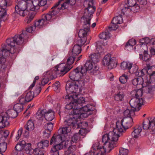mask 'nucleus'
<instances>
[{"mask_svg":"<svg viewBox=\"0 0 155 155\" xmlns=\"http://www.w3.org/2000/svg\"><path fill=\"white\" fill-rule=\"evenodd\" d=\"M32 153L33 155H44L43 153L38 148L34 149Z\"/></svg>","mask_w":155,"mask_h":155,"instance_id":"nucleus-64","label":"nucleus"},{"mask_svg":"<svg viewBox=\"0 0 155 155\" xmlns=\"http://www.w3.org/2000/svg\"><path fill=\"white\" fill-rule=\"evenodd\" d=\"M152 121H150L149 118L145 119L143 123V128L144 130H147L148 129L152 130L153 124Z\"/></svg>","mask_w":155,"mask_h":155,"instance_id":"nucleus-25","label":"nucleus"},{"mask_svg":"<svg viewBox=\"0 0 155 155\" xmlns=\"http://www.w3.org/2000/svg\"><path fill=\"white\" fill-rule=\"evenodd\" d=\"M83 29H81L78 32V36L79 38L77 41L78 44L81 47L86 42L87 40V36L88 32L90 30L89 24L86 25H83Z\"/></svg>","mask_w":155,"mask_h":155,"instance_id":"nucleus-9","label":"nucleus"},{"mask_svg":"<svg viewBox=\"0 0 155 155\" xmlns=\"http://www.w3.org/2000/svg\"><path fill=\"white\" fill-rule=\"evenodd\" d=\"M13 108L14 110L18 113L22 110L23 107L22 104L20 103H17L14 105Z\"/></svg>","mask_w":155,"mask_h":155,"instance_id":"nucleus-50","label":"nucleus"},{"mask_svg":"<svg viewBox=\"0 0 155 155\" xmlns=\"http://www.w3.org/2000/svg\"><path fill=\"white\" fill-rule=\"evenodd\" d=\"M79 81H68L66 86V90L68 94L65 96V99H71L74 98V95L71 94L73 93H78V89L80 88L78 85Z\"/></svg>","mask_w":155,"mask_h":155,"instance_id":"nucleus-2","label":"nucleus"},{"mask_svg":"<svg viewBox=\"0 0 155 155\" xmlns=\"http://www.w3.org/2000/svg\"><path fill=\"white\" fill-rule=\"evenodd\" d=\"M92 107L91 105L89 104H87L84 107L82 106L81 108L80 109V111H83L84 112H88L93 111V109H92Z\"/></svg>","mask_w":155,"mask_h":155,"instance_id":"nucleus-54","label":"nucleus"},{"mask_svg":"<svg viewBox=\"0 0 155 155\" xmlns=\"http://www.w3.org/2000/svg\"><path fill=\"white\" fill-rule=\"evenodd\" d=\"M49 144V141L47 140H43L38 143L37 146L40 148L43 149L45 147H48Z\"/></svg>","mask_w":155,"mask_h":155,"instance_id":"nucleus-39","label":"nucleus"},{"mask_svg":"<svg viewBox=\"0 0 155 155\" xmlns=\"http://www.w3.org/2000/svg\"><path fill=\"white\" fill-rule=\"evenodd\" d=\"M81 138L80 134L75 133L74 134L71 138V141L73 142H77L79 141Z\"/></svg>","mask_w":155,"mask_h":155,"instance_id":"nucleus-59","label":"nucleus"},{"mask_svg":"<svg viewBox=\"0 0 155 155\" xmlns=\"http://www.w3.org/2000/svg\"><path fill=\"white\" fill-rule=\"evenodd\" d=\"M74 98L71 99V100L73 99L74 102L75 103V104L77 106V108L78 109H80L82 107V104L85 103V101L84 98L83 97H80L78 99H74Z\"/></svg>","mask_w":155,"mask_h":155,"instance_id":"nucleus-23","label":"nucleus"},{"mask_svg":"<svg viewBox=\"0 0 155 155\" xmlns=\"http://www.w3.org/2000/svg\"><path fill=\"white\" fill-rule=\"evenodd\" d=\"M56 136L55 135H53L50 141V144H53L54 145L50 151L51 155H59L58 151L63 148V146L61 143L65 141V140H62L60 142H56Z\"/></svg>","mask_w":155,"mask_h":155,"instance_id":"nucleus-8","label":"nucleus"},{"mask_svg":"<svg viewBox=\"0 0 155 155\" xmlns=\"http://www.w3.org/2000/svg\"><path fill=\"white\" fill-rule=\"evenodd\" d=\"M5 112L8 115L9 117H11L12 118H15L18 115V113L14 110H9Z\"/></svg>","mask_w":155,"mask_h":155,"instance_id":"nucleus-47","label":"nucleus"},{"mask_svg":"<svg viewBox=\"0 0 155 155\" xmlns=\"http://www.w3.org/2000/svg\"><path fill=\"white\" fill-rule=\"evenodd\" d=\"M147 71L146 69H143L141 70H138L137 73L135 74V75L138 76V77H141L143 76L145 73H147Z\"/></svg>","mask_w":155,"mask_h":155,"instance_id":"nucleus-62","label":"nucleus"},{"mask_svg":"<svg viewBox=\"0 0 155 155\" xmlns=\"http://www.w3.org/2000/svg\"><path fill=\"white\" fill-rule=\"evenodd\" d=\"M57 14H54V11L51 9L48 13L43 14L41 19L35 22V27L40 28L43 27L47 23V21H49Z\"/></svg>","mask_w":155,"mask_h":155,"instance_id":"nucleus-5","label":"nucleus"},{"mask_svg":"<svg viewBox=\"0 0 155 155\" xmlns=\"http://www.w3.org/2000/svg\"><path fill=\"white\" fill-rule=\"evenodd\" d=\"M72 117H70L69 118L65 120L64 121V125L67 126H72L74 128L76 127L77 123L78 121L77 119L74 118L73 114H72Z\"/></svg>","mask_w":155,"mask_h":155,"instance_id":"nucleus-18","label":"nucleus"},{"mask_svg":"<svg viewBox=\"0 0 155 155\" xmlns=\"http://www.w3.org/2000/svg\"><path fill=\"white\" fill-rule=\"evenodd\" d=\"M35 26L34 27H33L32 26H30L26 28V30L23 31L22 33H23L24 35H27L28 38V37L29 33H32V31L35 29Z\"/></svg>","mask_w":155,"mask_h":155,"instance_id":"nucleus-52","label":"nucleus"},{"mask_svg":"<svg viewBox=\"0 0 155 155\" xmlns=\"http://www.w3.org/2000/svg\"><path fill=\"white\" fill-rule=\"evenodd\" d=\"M61 75L58 71V69L55 67L52 68L50 70L45 72L43 74V76L42 78L41 84L44 86L47 84L49 80H52L57 77V76Z\"/></svg>","mask_w":155,"mask_h":155,"instance_id":"nucleus-6","label":"nucleus"},{"mask_svg":"<svg viewBox=\"0 0 155 155\" xmlns=\"http://www.w3.org/2000/svg\"><path fill=\"white\" fill-rule=\"evenodd\" d=\"M122 132L123 130L119 126L118 127L116 126V128L114 129L112 131H110L108 134L111 143L115 145V147L117 146L116 142L117 140L118 137L122 135Z\"/></svg>","mask_w":155,"mask_h":155,"instance_id":"nucleus-11","label":"nucleus"},{"mask_svg":"<svg viewBox=\"0 0 155 155\" xmlns=\"http://www.w3.org/2000/svg\"><path fill=\"white\" fill-rule=\"evenodd\" d=\"M102 142L104 143L103 146V148H101V149L104 150L105 152H110L112 149L115 147V145L111 143L108 134H105L103 136Z\"/></svg>","mask_w":155,"mask_h":155,"instance_id":"nucleus-13","label":"nucleus"},{"mask_svg":"<svg viewBox=\"0 0 155 155\" xmlns=\"http://www.w3.org/2000/svg\"><path fill=\"white\" fill-rule=\"evenodd\" d=\"M131 94L134 97H137L140 98L143 94V91L140 89H138L137 90H134L132 91L131 93Z\"/></svg>","mask_w":155,"mask_h":155,"instance_id":"nucleus-42","label":"nucleus"},{"mask_svg":"<svg viewBox=\"0 0 155 155\" xmlns=\"http://www.w3.org/2000/svg\"><path fill=\"white\" fill-rule=\"evenodd\" d=\"M76 68L77 69L78 71L80 73V75H81V76L85 74L87 71H89L84 65L83 67L80 66Z\"/></svg>","mask_w":155,"mask_h":155,"instance_id":"nucleus-49","label":"nucleus"},{"mask_svg":"<svg viewBox=\"0 0 155 155\" xmlns=\"http://www.w3.org/2000/svg\"><path fill=\"white\" fill-rule=\"evenodd\" d=\"M27 39V35H24V33H22L20 35H17L13 38L7 39L6 42L12 47H15V45H23L24 42H25Z\"/></svg>","mask_w":155,"mask_h":155,"instance_id":"nucleus-4","label":"nucleus"},{"mask_svg":"<svg viewBox=\"0 0 155 155\" xmlns=\"http://www.w3.org/2000/svg\"><path fill=\"white\" fill-rule=\"evenodd\" d=\"M64 0H59L52 7L51 9L54 11V14L56 13L57 14L60 10L62 9L61 8V4L64 2Z\"/></svg>","mask_w":155,"mask_h":155,"instance_id":"nucleus-27","label":"nucleus"},{"mask_svg":"<svg viewBox=\"0 0 155 155\" xmlns=\"http://www.w3.org/2000/svg\"><path fill=\"white\" fill-rule=\"evenodd\" d=\"M88 5V7L85 9L84 15L82 18L81 22L83 23V25H86L87 24H89L90 27L91 16L95 11L96 8L95 6H91L89 4Z\"/></svg>","mask_w":155,"mask_h":155,"instance_id":"nucleus-7","label":"nucleus"},{"mask_svg":"<svg viewBox=\"0 0 155 155\" xmlns=\"http://www.w3.org/2000/svg\"><path fill=\"white\" fill-rule=\"evenodd\" d=\"M54 112L52 110H48L47 111L46 110L45 118L48 121H52L54 117Z\"/></svg>","mask_w":155,"mask_h":155,"instance_id":"nucleus-26","label":"nucleus"},{"mask_svg":"<svg viewBox=\"0 0 155 155\" xmlns=\"http://www.w3.org/2000/svg\"><path fill=\"white\" fill-rule=\"evenodd\" d=\"M143 81V78L140 77L134 78L132 80V82L134 85L137 86L138 84L142 85Z\"/></svg>","mask_w":155,"mask_h":155,"instance_id":"nucleus-46","label":"nucleus"},{"mask_svg":"<svg viewBox=\"0 0 155 155\" xmlns=\"http://www.w3.org/2000/svg\"><path fill=\"white\" fill-rule=\"evenodd\" d=\"M142 130L141 126H138L135 127L134 130L132 132V136L135 138H138L140 136V132Z\"/></svg>","mask_w":155,"mask_h":155,"instance_id":"nucleus-31","label":"nucleus"},{"mask_svg":"<svg viewBox=\"0 0 155 155\" xmlns=\"http://www.w3.org/2000/svg\"><path fill=\"white\" fill-rule=\"evenodd\" d=\"M140 6L138 4L136 3L131 7V10L134 12H136L140 11Z\"/></svg>","mask_w":155,"mask_h":155,"instance_id":"nucleus-63","label":"nucleus"},{"mask_svg":"<svg viewBox=\"0 0 155 155\" xmlns=\"http://www.w3.org/2000/svg\"><path fill=\"white\" fill-rule=\"evenodd\" d=\"M80 111V109L76 110H74V115H73L74 118L77 119L78 121L81 119H83V118H86L87 115V113H83Z\"/></svg>","mask_w":155,"mask_h":155,"instance_id":"nucleus-20","label":"nucleus"},{"mask_svg":"<svg viewBox=\"0 0 155 155\" xmlns=\"http://www.w3.org/2000/svg\"><path fill=\"white\" fill-rule=\"evenodd\" d=\"M133 124V119L132 117H124L121 121V122H117L116 126H119L124 132L127 129L130 128Z\"/></svg>","mask_w":155,"mask_h":155,"instance_id":"nucleus-10","label":"nucleus"},{"mask_svg":"<svg viewBox=\"0 0 155 155\" xmlns=\"http://www.w3.org/2000/svg\"><path fill=\"white\" fill-rule=\"evenodd\" d=\"M64 0H59L52 7L51 9L54 11V14L56 13L57 14L60 10L62 9L61 8V4L64 2Z\"/></svg>","mask_w":155,"mask_h":155,"instance_id":"nucleus-28","label":"nucleus"},{"mask_svg":"<svg viewBox=\"0 0 155 155\" xmlns=\"http://www.w3.org/2000/svg\"><path fill=\"white\" fill-rule=\"evenodd\" d=\"M24 149L25 150L26 153L30 155L32 154V149L31 147V143H26Z\"/></svg>","mask_w":155,"mask_h":155,"instance_id":"nucleus-44","label":"nucleus"},{"mask_svg":"<svg viewBox=\"0 0 155 155\" xmlns=\"http://www.w3.org/2000/svg\"><path fill=\"white\" fill-rule=\"evenodd\" d=\"M100 57L98 53H94L89 56V58L93 63H95L99 61Z\"/></svg>","mask_w":155,"mask_h":155,"instance_id":"nucleus-35","label":"nucleus"},{"mask_svg":"<svg viewBox=\"0 0 155 155\" xmlns=\"http://www.w3.org/2000/svg\"><path fill=\"white\" fill-rule=\"evenodd\" d=\"M11 0H0V6L5 8L11 5Z\"/></svg>","mask_w":155,"mask_h":155,"instance_id":"nucleus-45","label":"nucleus"},{"mask_svg":"<svg viewBox=\"0 0 155 155\" xmlns=\"http://www.w3.org/2000/svg\"><path fill=\"white\" fill-rule=\"evenodd\" d=\"M45 113H46L45 109L39 110L36 113V118L39 120H42L45 118Z\"/></svg>","mask_w":155,"mask_h":155,"instance_id":"nucleus-36","label":"nucleus"},{"mask_svg":"<svg viewBox=\"0 0 155 155\" xmlns=\"http://www.w3.org/2000/svg\"><path fill=\"white\" fill-rule=\"evenodd\" d=\"M76 68L71 71L69 74V78L72 81H79V80L81 78V75Z\"/></svg>","mask_w":155,"mask_h":155,"instance_id":"nucleus-17","label":"nucleus"},{"mask_svg":"<svg viewBox=\"0 0 155 155\" xmlns=\"http://www.w3.org/2000/svg\"><path fill=\"white\" fill-rule=\"evenodd\" d=\"M95 63H93L90 60H87L84 65L87 68V69L89 71L91 70L93 67V64Z\"/></svg>","mask_w":155,"mask_h":155,"instance_id":"nucleus-53","label":"nucleus"},{"mask_svg":"<svg viewBox=\"0 0 155 155\" xmlns=\"http://www.w3.org/2000/svg\"><path fill=\"white\" fill-rule=\"evenodd\" d=\"M123 18L121 15H119L117 16L114 17L112 20L111 23L112 24L117 25L122 23L123 22Z\"/></svg>","mask_w":155,"mask_h":155,"instance_id":"nucleus-38","label":"nucleus"},{"mask_svg":"<svg viewBox=\"0 0 155 155\" xmlns=\"http://www.w3.org/2000/svg\"><path fill=\"white\" fill-rule=\"evenodd\" d=\"M132 65V64L131 63L123 61L121 64L120 68L123 70L127 69L129 70L131 68Z\"/></svg>","mask_w":155,"mask_h":155,"instance_id":"nucleus-43","label":"nucleus"},{"mask_svg":"<svg viewBox=\"0 0 155 155\" xmlns=\"http://www.w3.org/2000/svg\"><path fill=\"white\" fill-rule=\"evenodd\" d=\"M99 37L101 39H107L110 37V33L108 32H104L99 35Z\"/></svg>","mask_w":155,"mask_h":155,"instance_id":"nucleus-51","label":"nucleus"},{"mask_svg":"<svg viewBox=\"0 0 155 155\" xmlns=\"http://www.w3.org/2000/svg\"><path fill=\"white\" fill-rule=\"evenodd\" d=\"M71 100V101L66 105L65 109L68 110L72 109L71 113V114L74 115V111L75 110H78V108H77V106L75 104L73 100V99Z\"/></svg>","mask_w":155,"mask_h":155,"instance_id":"nucleus-29","label":"nucleus"},{"mask_svg":"<svg viewBox=\"0 0 155 155\" xmlns=\"http://www.w3.org/2000/svg\"><path fill=\"white\" fill-rule=\"evenodd\" d=\"M40 7L39 0H30L28 4V9L33 11L35 9H38Z\"/></svg>","mask_w":155,"mask_h":155,"instance_id":"nucleus-21","label":"nucleus"},{"mask_svg":"<svg viewBox=\"0 0 155 155\" xmlns=\"http://www.w3.org/2000/svg\"><path fill=\"white\" fill-rule=\"evenodd\" d=\"M125 95V94L123 91H119L114 94V99L115 101H121L124 100Z\"/></svg>","mask_w":155,"mask_h":155,"instance_id":"nucleus-24","label":"nucleus"},{"mask_svg":"<svg viewBox=\"0 0 155 155\" xmlns=\"http://www.w3.org/2000/svg\"><path fill=\"white\" fill-rule=\"evenodd\" d=\"M69 55L70 56L67 59L66 64L62 63L55 67L61 75H64L67 73L72 67V64L74 63L76 57L71 55V53Z\"/></svg>","mask_w":155,"mask_h":155,"instance_id":"nucleus-3","label":"nucleus"},{"mask_svg":"<svg viewBox=\"0 0 155 155\" xmlns=\"http://www.w3.org/2000/svg\"><path fill=\"white\" fill-rule=\"evenodd\" d=\"M99 73L100 71L99 70L98 67L95 65H94V67L90 72L91 74L94 75H97Z\"/></svg>","mask_w":155,"mask_h":155,"instance_id":"nucleus-61","label":"nucleus"},{"mask_svg":"<svg viewBox=\"0 0 155 155\" xmlns=\"http://www.w3.org/2000/svg\"><path fill=\"white\" fill-rule=\"evenodd\" d=\"M39 84L38 86H36V88L35 89L33 92V94L34 95V97H35L38 95L41 90V86Z\"/></svg>","mask_w":155,"mask_h":155,"instance_id":"nucleus-60","label":"nucleus"},{"mask_svg":"<svg viewBox=\"0 0 155 155\" xmlns=\"http://www.w3.org/2000/svg\"><path fill=\"white\" fill-rule=\"evenodd\" d=\"M25 128L26 130L29 131H32L34 129V124L32 120H28L26 125L25 126Z\"/></svg>","mask_w":155,"mask_h":155,"instance_id":"nucleus-40","label":"nucleus"},{"mask_svg":"<svg viewBox=\"0 0 155 155\" xmlns=\"http://www.w3.org/2000/svg\"><path fill=\"white\" fill-rule=\"evenodd\" d=\"M88 125V123L86 121H84L82 122L77 124H76V127L77 126V128H86Z\"/></svg>","mask_w":155,"mask_h":155,"instance_id":"nucleus-58","label":"nucleus"},{"mask_svg":"<svg viewBox=\"0 0 155 155\" xmlns=\"http://www.w3.org/2000/svg\"><path fill=\"white\" fill-rule=\"evenodd\" d=\"M144 100L142 98H138L134 97L132 98L129 102L130 106L136 111H138L140 110V107L143 105Z\"/></svg>","mask_w":155,"mask_h":155,"instance_id":"nucleus-15","label":"nucleus"},{"mask_svg":"<svg viewBox=\"0 0 155 155\" xmlns=\"http://www.w3.org/2000/svg\"><path fill=\"white\" fill-rule=\"evenodd\" d=\"M23 94L28 102L31 101L34 97L31 91H26Z\"/></svg>","mask_w":155,"mask_h":155,"instance_id":"nucleus-41","label":"nucleus"},{"mask_svg":"<svg viewBox=\"0 0 155 155\" xmlns=\"http://www.w3.org/2000/svg\"><path fill=\"white\" fill-rule=\"evenodd\" d=\"M81 47L78 45H75L74 46L71 54V55L76 57L78 55L81 53Z\"/></svg>","mask_w":155,"mask_h":155,"instance_id":"nucleus-30","label":"nucleus"},{"mask_svg":"<svg viewBox=\"0 0 155 155\" xmlns=\"http://www.w3.org/2000/svg\"><path fill=\"white\" fill-rule=\"evenodd\" d=\"M117 62L114 57L111 58L110 54L106 55L103 60V64L107 66L108 68L112 69L116 66Z\"/></svg>","mask_w":155,"mask_h":155,"instance_id":"nucleus-14","label":"nucleus"},{"mask_svg":"<svg viewBox=\"0 0 155 155\" xmlns=\"http://www.w3.org/2000/svg\"><path fill=\"white\" fill-rule=\"evenodd\" d=\"M0 127L2 128L8 126L9 125V118L6 112H3L0 115Z\"/></svg>","mask_w":155,"mask_h":155,"instance_id":"nucleus-16","label":"nucleus"},{"mask_svg":"<svg viewBox=\"0 0 155 155\" xmlns=\"http://www.w3.org/2000/svg\"><path fill=\"white\" fill-rule=\"evenodd\" d=\"M18 100L19 103L22 105L28 103L23 94L19 97Z\"/></svg>","mask_w":155,"mask_h":155,"instance_id":"nucleus-55","label":"nucleus"},{"mask_svg":"<svg viewBox=\"0 0 155 155\" xmlns=\"http://www.w3.org/2000/svg\"><path fill=\"white\" fill-rule=\"evenodd\" d=\"M18 2L16 5L15 8L21 9H28V4L29 2H27L25 1H19Z\"/></svg>","mask_w":155,"mask_h":155,"instance_id":"nucleus-22","label":"nucleus"},{"mask_svg":"<svg viewBox=\"0 0 155 155\" xmlns=\"http://www.w3.org/2000/svg\"><path fill=\"white\" fill-rule=\"evenodd\" d=\"M18 53V51L15 47H12L10 45L6 43L2 46V48L0 49V56L2 57L0 58H4L5 62V57L8 54L10 56H12V59H14L15 58Z\"/></svg>","mask_w":155,"mask_h":155,"instance_id":"nucleus-1","label":"nucleus"},{"mask_svg":"<svg viewBox=\"0 0 155 155\" xmlns=\"http://www.w3.org/2000/svg\"><path fill=\"white\" fill-rule=\"evenodd\" d=\"M140 58L143 61H148L151 58V56L148 54V52L144 50L143 54H140Z\"/></svg>","mask_w":155,"mask_h":155,"instance_id":"nucleus-34","label":"nucleus"},{"mask_svg":"<svg viewBox=\"0 0 155 155\" xmlns=\"http://www.w3.org/2000/svg\"><path fill=\"white\" fill-rule=\"evenodd\" d=\"M71 131V127L65 125L64 127L60 128L58 131V134H54L56 138V141L60 142L61 140L65 139L66 135Z\"/></svg>","mask_w":155,"mask_h":155,"instance_id":"nucleus-12","label":"nucleus"},{"mask_svg":"<svg viewBox=\"0 0 155 155\" xmlns=\"http://www.w3.org/2000/svg\"><path fill=\"white\" fill-rule=\"evenodd\" d=\"M44 127L45 130L51 132L53 127V125L51 122L45 124Z\"/></svg>","mask_w":155,"mask_h":155,"instance_id":"nucleus-57","label":"nucleus"},{"mask_svg":"<svg viewBox=\"0 0 155 155\" xmlns=\"http://www.w3.org/2000/svg\"><path fill=\"white\" fill-rule=\"evenodd\" d=\"M129 79L128 75L124 74L119 78V81L122 84H125Z\"/></svg>","mask_w":155,"mask_h":155,"instance_id":"nucleus-56","label":"nucleus"},{"mask_svg":"<svg viewBox=\"0 0 155 155\" xmlns=\"http://www.w3.org/2000/svg\"><path fill=\"white\" fill-rule=\"evenodd\" d=\"M76 2V0H66L65 2L61 4V8L62 10H64L67 8L68 7V5H74Z\"/></svg>","mask_w":155,"mask_h":155,"instance_id":"nucleus-32","label":"nucleus"},{"mask_svg":"<svg viewBox=\"0 0 155 155\" xmlns=\"http://www.w3.org/2000/svg\"><path fill=\"white\" fill-rule=\"evenodd\" d=\"M135 111L134 109H127L124 112V117H132L134 116Z\"/></svg>","mask_w":155,"mask_h":155,"instance_id":"nucleus-37","label":"nucleus"},{"mask_svg":"<svg viewBox=\"0 0 155 155\" xmlns=\"http://www.w3.org/2000/svg\"><path fill=\"white\" fill-rule=\"evenodd\" d=\"M150 83V81H147L146 86L147 87L148 93L151 94L155 90V86L149 85Z\"/></svg>","mask_w":155,"mask_h":155,"instance_id":"nucleus-48","label":"nucleus"},{"mask_svg":"<svg viewBox=\"0 0 155 155\" xmlns=\"http://www.w3.org/2000/svg\"><path fill=\"white\" fill-rule=\"evenodd\" d=\"M27 9H21L15 8V12L12 14V16L15 18H17L19 15L23 17L25 16L28 13Z\"/></svg>","mask_w":155,"mask_h":155,"instance_id":"nucleus-19","label":"nucleus"},{"mask_svg":"<svg viewBox=\"0 0 155 155\" xmlns=\"http://www.w3.org/2000/svg\"><path fill=\"white\" fill-rule=\"evenodd\" d=\"M136 3V0H127L125 2V4L124 6V8L121 9L122 12H124L126 9H129L130 7H132Z\"/></svg>","mask_w":155,"mask_h":155,"instance_id":"nucleus-33","label":"nucleus"}]
</instances>
